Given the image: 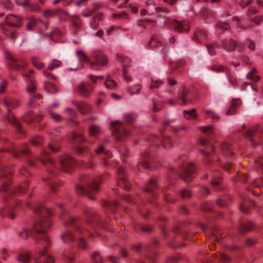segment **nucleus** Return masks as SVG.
Wrapping results in <instances>:
<instances>
[{
    "label": "nucleus",
    "mask_w": 263,
    "mask_h": 263,
    "mask_svg": "<svg viewBox=\"0 0 263 263\" xmlns=\"http://www.w3.org/2000/svg\"><path fill=\"white\" fill-rule=\"evenodd\" d=\"M45 88L48 92L52 93H55L58 91L56 86L50 82L45 83Z\"/></svg>",
    "instance_id": "nucleus-60"
},
{
    "label": "nucleus",
    "mask_w": 263,
    "mask_h": 263,
    "mask_svg": "<svg viewBox=\"0 0 263 263\" xmlns=\"http://www.w3.org/2000/svg\"><path fill=\"white\" fill-rule=\"evenodd\" d=\"M108 175L107 173L100 176L98 178L94 179L89 176H84L82 178V182L85 184V186L81 185H77L76 186V192L79 195H85L89 199L95 200L94 194L99 191V184L101 180L106 176Z\"/></svg>",
    "instance_id": "nucleus-6"
},
{
    "label": "nucleus",
    "mask_w": 263,
    "mask_h": 263,
    "mask_svg": "<svg viewBox=\"0 0 263 263\" xmlns=\"http://www.w3.org/2000/svg\"><path fill=\"white\" fill-rule=\"evenodd\" d=\"M200 129L203 133L207 136H210L214 134V126L212 125L201 127Z\"/></svg>",
    "instance_id": "nucleus-52"
},
{
    "label": "nucleus",
    "mask_w": 263,
    "mask_h": 263,
    "mask_svg": "<svg viewBox=\"0 0 263 263\" xmlns=\"http://www.w3.org/2000/svg\"><path fill=\"white\" fill-rule=\"evenodd\" d=\"M37 161L41 162L47 170L49 177L43 180L53 192H55V188L59 184L52 176L57 174L59 169L65 172L70 171L76 164L75 160L69 155L61 156L57 163L49 157V153L45 149L42 150L39 157H35L34 160H27L28 163L32 167L37 166Z\"/></svg>",
    "instance_id": "nucleus-2"
},
{
    "label": "nucleus",
    "mask_w": 263,
    "mask_h": 263,
    "mask_svg": "<svg viewBox=\"0 0 263 263\" xmlns=\"http://www.w3.org/2000/svg\"><path fill=\"white\" fill-rule=\"evenodd\" d=\"M164 103L160 101H157L155 99L153 100V110L154 112H157L163 108Z\"/></svg>",
    "instance_id": "nucleus-55"
},
{
    "label": "nucleus",
    "mask_w": 263,
    "mask_h": 263,
    "mask_svg": "<svg viewBox=\"0 0 263 263\" xmlns=\"http://www.w3.org/2000/svg\"><path fill=\"white\" fill-rule=\"evenodd\" d=\"M117 176L118 185L125 190H130V184L127 178L126 174L124 167L120 166L117 169Z\"/></svg>",
    "instance_id": "nucleus-19"
},
{
    "label": "nucleus",
    "mask_w": 263,
    "mask_h": 263,
    "mask_svg": "<svg viewBox=\"0 0 263 263\" xmlns=\"http://www.w3.org/2000/svg\"><path fill=\"white\" fill-rule=\"evenodd\" d=\"M101 16H102V14L98 13L93 17V18L90 23V25L92 28H95L96 27H97V26L99 24V23L101 20Z\"/></svg>",
    "instance_id": "nucleus-62"
},
{
    "label": "nucleus",
    "mask_w": 263,
    "mask_h": 263,
    "mask_svg": "<svg viewBox=\"0 0 263 263\" xmlns=\"http://www.w3.org/2000/svg\"><path fill=\"white\" fill-rule=\"evenodd\" d=\"M108 142L107 140H103L100 141L98 147L96 149L95 152L97 154H102L104 157H102V163L104 165H111V161L109 160L111 157V153L104 149V144Z\"/></svg>",
    "instance_id": "nucleus-20"
},
{
    "label": "nucleus",
    "mask_w": 263,
    "mask_h": 263,
    "mask_svg": "<svg viewBox=\"0 0 263 263\" xmlns=\"http://www.w3.org/2000/svg\"><path fill=\"white\" fill-rule=\"evenodd\" d=\"M215 259H217L220 263H229L231 261V258L224 253L220 252L218 255L216 254L212 255V258H208L205 260H202V263H215L216 261Z\"/></svg>",
    "instance_id": "nucleus-22"
},
{
    "label": "nucleus",
    "mask_w": 263,
    "mask_h": 263,
    "mask_svg": "<svg viewBox=\"0 0 263 263\" xmlns=\"http://www.w3.org/2000/svg\"><path fill=\"white\" fill-rule=\"evenodd\" d=\"M157 187L156 181L154 179H151L147 183L144 190L145 192L148 193L154 198H156L157 194L155 190Z\"/></svg>",
    "instance_id": "nucleus-29"
},
{
    "label": "nucleus",
    "mask_w": 263,
    "mask_h": 263,
    "mask_svg": "<svg viewBox=\"0 0 263 263\" xmlns=\"http://www.w3.org/2000/svg\"><path fill=\"white\" fill-rule=\"evenodd\" d=\"M255 162L258 171L263 173V157L257 158Z\"/></svg>",
    "instance_id": "nucleus-64"
},
{
    "label": "nucleus",
    "mask_w": 263,
    "mask_h": 263,
    "mask_svg": "<svg viewBox=\"0 0 263 263\" xmlns=\"http://www.w3.org/2000/svg\"><path fill=\"white\" fill-rule=\"evenodd\" d=\"M219 148L224 157H233L234 153L233 152L230 144L227 142H222L218 144Z\"/></svg>",
    "instance_id": "nucleus-26"
},
{
    "label": "nucleus",
    "mask_w": 263,
    "mask_h": 263,
    "mask_svg": "<svg viewBox=\"0 0 263 263\" xmlns=\"http://www.w3.org/2000/svg\"><path fill=\"white\" fill-rule=\"evenodd\" d=\"M149 45L152 47H162V43L159 41L156 36H154L149 42Z\"/></svg>",
    "instance_id": "nucleus-51"
},
{
    "label": "nucleus",
    "mask_w": 263,
    "mask_h": 263,
    "mask_svg": "<svg viewBox=\"0 0 263 263\" xmlns=\"http://www.w3.org/2000/svg\"><path fill=\"white\" fill-rule=\"evenodd\" d=\"M215 28L217 32L222 34L224 31L229 30L230 28V26L227 23L219 21L216 24Z\"/></svg>",
    "instance_id": "nucleus-39"
},
{
    "label": "nucleus",
    "mask_w": 263,
    "mask_h": 263,
    "mask_svg": "<svg viewBox=\"0 0 263 263\" xmlns=\"http://www.w3.org/2000/svg\"><path fill=\"white\" fill-rule=\"evenodd\" d=\"M76 151L78 154H86L88 158H91L93 156V154L86 147H77Z\"/></svg>",
    "instance_id": "nucleus-42"
},
{
    "label": "nucleus",
    "mask_w": 263,
    "mask_h": 263,
    "mask_svg": "<svg viewBox=\"0 0 263 263\" xmlns=\"http://www.w3.org/2000/svg\"><path fill=\"white\" fill-rule=\"evenodd\" d=\"M5 54L6 58L9 61V66L11 68L17 70H21L25 68L26 63L20 58L13 57L10 52L5 50Z\"/></svg>",
    "instance_id": "nucleus-17"
},
{
    "label": "nucleus",
    "mask_w": 263,
    "mask_h": 263,
    "mask_svg": "<svg viewBox=\"0 0 263 263\" xmlns=\"http://www.w3.org/2000/svg\"><path fill=\"white\" fill-rule=\"evenodd\" d=\"M58 206L61 211V220L65 226L72 227L77 232V235H75L70 230H65L61 235V239L64 243H67L77 241L80 248L83 250L86 249L87 245L83 237L87 235L92 236V234L89 232V229L84 227V222L81 218L70 216L63 204L59 203Z\"/></svg>",
    "instance_id": "nucleus-4"
},
{
    "label": "nucleus",
    "mask_w": 263,
    "mask_h": 263,
    "mask_svg": "<svg viewBox=\"0 0 263 263\" xmlns=\"http://www.w3.org/2000/svg\"><path fill=\"white\" fill-rule=\"evenodd\" d=\"M11 182V171L6 166H0V191L6 192L5 196L8 202L6 206L0 210V215L8 216L13 219L15 217L18 207V203L16 198L20 194H25L27 191L29 192V183L26 181L14 190L9 191Z\"/></svg>",
    "instance_id": "nucleus-3"
},
{
    "label": "nucleus",
    "mask_w": 263,
    "mask_h": 263,
    "mask_svg": "<svg viewBox=\"0 0 263 263\" xmlns=\"http://www.w3.org/2000/svg\"><path fill=\"white\" fill-rule=\"evenodd\" d=\"M145 250L147 254L145 256V260H137V263H156L157 254L155 252H149V248H146Z\"/></svg>",
    "instance_id": "nucleus-33"
},
{
    "label": "nucleus",
    "mask_w": 263,
    "mask_h": 263,
    "mask_svg": "<svg viewBox=\"0 0 263 263\" xmlns=\"http://www.w3.org/2000/svg\"><path fill=\"white\" fill-rule=\"evenodd\" d=\"M102 205L104 209L113 213L115 212L116 210L120 207L119 203L117 201L111 202L104 201L102 202Z\"/></svg>",
    "instance_id": "nucleus-34"
},
{
    "label": "nucleus",
    "mask_w": 263,
    "mask_h": 263,
    "mask_svg": "<svg viewBox=\"0 0 263 263\" xmlns=\"http://www.w3.org/2000/svg\"><path fill=\"white\" fill-rule=\"evenodd\" d=\"M229 198L228 197H222L218 198L217 201V204L220 207H225L228 206V200Z\"/></svg>",
    "instance_id": "nucleus-63"
},
{
    "label": "nucleus",
    "mask_w": 263,
    "mask_h": 263,
    "mask_svg": "<svg viewBox=\"0 0 263 263\" xmlns=\"http://www.w3.org/2000/svg\"><path fill=\"white\" fill-rule=\"evenodd\" d=\"M77 55L81 62H85L90 65L91 60L87 57L86 55L82 51L78 50L77 51Z\"/></svg>",
    "instance_id": "nucleus-54"
},
{
    "label": "nucleus",
    "mask_w": 263,
    "mask_h": 263,
    "mask_svg": "<svg viewBox=\"0 0 263 263\" xmlns=\"http://www.w3.org/2000/svg\"><path fill=\"white\" fill-rule=\"evenodd\" d=\"M32 208L34 212L40 215V217L34 221L32 229L24 228L19 232V236L23 239H27L30 235L35 244L49 247L51 245V241L46 233L51 224L48 216L51 215L52 212L42 203H38Z\"/></svg>",
    "instance_id": "nucleus-1"
},
{
    "label": "nucleus",
    "mask_w": 263,
    "mask_h": 263,
    "mask_svg": "<svg viewBox=\"0 0 263 263\" xmlns=\"http://www.w3.org/2000/svg\"><path fill=\"white\" fill-rule=\"evenodd\" d=\"M240 101L239 99H234L232 102V105L228 110L227 111V115H232L235 113L236 107L239 105Z\"/></svg>",
    "instance_id": "nucleus-46"
},
{
    "label": "nucleus",
    "mask_w": 263,
    "mask_h": 263,
    "mask_svg": "<svg viewBox=\"0 0 263 263\" xmlns=\"http://www.w3.org/2000/svg\"><path fill=\"white\" fill-rule=\"evenodd\" d=\"M88 132L90 135L97 136L101 133V128L98 125H91L89 128Z\"/></svg>",
    "instance_id": "nucleus-48"
},
{
    "label": "nucleus",
    "mask_w": 263,
    "mask_h": 263,
    "mask_svg": "<svg viewBox=\"0 0 263 263\" xmlns=\"http://www.w3.org/2000/svg\"><path fill=\"white\" fill-rule=\"evenodd\" d=\"M201 16L204 21L207 22L209 18L213 17L214 12L212 10L204 9L201 12Z\"/></svg>",
    "instance_id": "nucleus-45"
},
{
    "label": "nucleus",
    "mask_w": 263,
    "mask_h": 263,
    "mask_svg": "<svg viewBox=\"0 0 263 263\" xmlns=\"http://www.w3.org/2000/svg\"><path fill=\"white\" fill-rule=\"evenodd\" d=\"M256 72V69L255 68H253L247 76L249 79L254 82H257L259 80V77L255 75Z\"/></svg>",
    "instance_id": "nucleus-61"
},
{
    "label": "nucleus",
    "mask_w": 263,
    "mask_h": 263,
    "mask_svg": "<svg viewBox=\"0 0 263 263\" xmlns=\"http://www.w3.org/2000/svg\"><path fill=\"white\" fill-rule=\"evenodd\" d=\"M71 139L76 143H81L85 141V138L82 135L77 132H74L72 134Z\"/></svg>",
    "instance_id": "nucleus-56"
},
{
    "label": "nucleus",
    "mask_w": 263,
    "mask_h": 263,
    "mask_svg": "<svg viewBox=\"0 0 263 263\" xmlns=\"http://www.w3.org/2000/svg\"><path fill=\"white\" fill-rule=\"evenodd\" d=\"M4 103L5 106L8 108V112L7 119L8 121L11 123L17 129L20 133H23L21 123L15 118L13 114L10 111V108H15L19 104V101L16 99L8 97L4 100Z\"/></svg>",
    "instance_id": "nucleus-10"
},
{
    "label": "nucleus",
    "mask_w": 263,
    "mask_h": 263,
    "mask_svg": "<svg viewBox=\"0 0 263 263\" xmlns=\"http://www.w3.org/2000/svg\"><path fill=\"white\" fill-rule=\"evenodd\" d=\"M170 170L180 176L184 181L188 182L191 181L194 177L196 167L193 163H189L178 170L172 167H170Z\"/></svg>",
    "instance_id": "nucleus-11"
},
{
    "label": "nucleus",
    "mask_w": 263,
    "mask_h": 263,
    "mask_svg": "<svg viewBox=\"0 0 263 263\" xmlns=\"http://www.w3.org/2000/svg\"><path fill=\"white\" fill-rule=\"evenodd\" d=\"M184 116L186 119L190 118L196 119L197 118V115L196 114V110L193 108L190 110H184L183 111Z\"/></svg>",
    "instance_id": "nucleus-53"
},
{
    "label": "nucleus",
    "mask_w": 263,
    "mask_h": 263,
    "mask_svg": "<svg viewBox=\"0 0 263 263\" xmlns=\"http://www.w3.org/2000/svg\"><path fill=\"white\" fill-rule=\"evenodd\" d=\"M138 25L144 28H148L155 25V22L149 20H142L139 21Z\"/></svg>",
    "instance_id": "nucleus-57"
},
{
    "label": "nucleus",
    "mask_w": 263,
    "mask_h": 263,
    "mask_svg": "<svg viewBox=\"0 0 263 263\" xmlns=\"http://www.w3.org/2000/svg\"><path fill=\"white\" fill-rule=\"evenodd\" d=\"M193 93L191 89L183 85L178 92L177 103L180 105H186L191 104L193 102L192 98Z\"/></svg>",
    "instance_id": "nucleus-16"
},
{
    "label": "nucleus",
    "mask_w": 263,
    "mask_h": 263,
    "mask_svg": "<svg viewBox=\"0 0 263 263\" xmlns=\"http://www.w3.org/2000/svg\"><path fill=\"white\" fill-rule=\"evenodd\" d=\"M141 86L139 84H136L133 86H129L128 88V92L131 95L138 94L140 92Z\"/></svg>",
    "instance_id": "nucleus-47"
},
{
    "label": "nucleus",
    "mask_w": 263,
    "mask_h": 263,
    "mask_svg": "<svg viewBox=\"0 0 263 263\" xmlns=\"http://www.w3.org/2000/svg\"><path fill=\"white\" fill-rule=\"evenodd\" d=\"M148 142L154 145L159 146L162 144L164 147H171L173 145V140L168 135L162 134L161 138L155 135H150L147 138Z\"/></svg>",
    "instance_id": "nucleus-15"
},
{
    "label": "nucleus",
    "mask_w": 263,
    "mask_h": 263,
    "mask_svg": "<svg viewBox=\"0 0 263 263\" xmlns=\"http://www.w3.org/2000/svg\"><path fill=\"white\" fill-rule=\"evenodd\" d=\"M65 111L68 116L69 120L71 122L74 123L76 122L75 119L77 118V114L76 112L70 108H66L65 109Z\"/></svg>",
    "instance_id": "nucleus-59"
},
{
    "label": "nucleus",
    "mask_w": 263,
    "mask_h": 263,
    "mask_svg": "<svg viewBox=\"0 0 263 263\" xmlns=\"http://www.w3.org/2000/svg\"><path fill=\"white\" fill-rule=\"evenodd\" d=\"M47 247L44 246L42 249L37 248L38 251L34 254L28 251H19L16 255V260L20 263H29L32 259V263H54V259L51 255H45Z\"/></svg>",
    "instance_id": "nucleus-5"
},
{
    "label": "nucleus",
    "mask_w": 263,
    "mask_h": 263,
    "mask_svg": "<svg viewBox=\"0 0 263 263\" xmlns=\"http://www.w3.org/2000/svg\"><path fill=\"white\" fill-rule=\"evenodd\" d=\"M33 73V71L32 70H29L28 72H24L23 73L24 78L28 83L26 90L30 95L28 102V106L30 107H33L36 104L37 100H40L42 98L41 95L39 93L35 94L36 85L32 77Z\"/></svg>",
    "instance_id": "nucleus-9"
},
{
    "label": "nucleus",
    "mask_w": 263,
    "mask_h": 263,
    "mask_svg": "<svg viewBox=\"0 0 263 263\" xmlns=\"http://www.w3.org/2000/svg\"><path fill=\"white\" fill-rule=\"evenodd\" d=\"M173 231L176 234L181 235L183 237H186V233L184 229L182 223L175 226Z\"/></svg>",
    "instance_id": "nucleus-43"
},
{
    "label": "nucleus",
    "mask_w": 263,
    "mask_h": 263,
    "mask_svg": "<svg viewBox=\"0 0 263 263\" xmlns=\"http://www.w3.org/2000/svg\"><path fill=\"white\" fill-rule=\"evenodd\" d=\"M242 128L243 130L240 131V132L242 133L244 136L249 139L253 146H256L257 145V142H256L255 140L252 137L254 133L256 132V130L250 129L246 130V126L245 124L242 125Z\"/></svg>",
    "instance_id": "nucleus-37"
},
{
    "label": "nucleus",
    "mask_w": 263,
    "mask_h": 263,
    "mask_svg": "<svg viewBox=\"0 0 263 263\" xmlns=\"http://www.w3.org/2000/svg\"><path fill=\"white\" fill-rule=\"evenodd\" d=\"M44 14L49 16L58 15L60 20H64L65 15H69L68 12L62 9H57L54 10H46L45 11Z\"/></svg>",
    "instance_id": "nucleus-31"
},
{
    "label": "nucleus",
    "mask_w": 263,
    "mask_h": 263,
    "mask_svg": "<svg viewBox=\"0 0 263 263\" xmlns=\"http://www.w3.org/2000/svg\"><path fill=\"white\" fill-rule=\"evenodd\" d=\"M167 25H171L175 30L179 32L187 31L190 30L189 23L186 21L178 22L176 20H168L165 22Z\"/></svg>",
    "instance_id": "nucleus-21"
},
{
    "label": "nucleus",
    "mask_w": 263,
    "mask_h": 263,
    "mask_svg": "<svg viewBox=\"0 0 263 263\" xmlns=\"http://www.w3.org/2000/svg\"><path fill=\"white\" fill-rule=\"evenodd\" d=\"M6 24L0 23V29H1L3 33L8 37L12 40H15L16 38V35L14 30H11L9 26L20 27L22 25V18L17 15L10 14L5 18Z\"/></svg>",
    "instance_id": "nucleus-8"
},
{
    "label": "nucleus",
    "mask_w": 263,
    "mask_h": 263,
    "mask_svg": "<svg viewBox=\"0 0 263 263\" xmlns=\"http://www.w3.org/2000/svg\"><path fill=\"white\" fill-rule=\"evenodd\" d=\"M93 87L91 85H86L84 82H82L77 86L79 92L85 97H89L90 92L93 90Z\"/></svg>",
    "instance_id": "nucleus-30"
},
{
    "label": "nucleus",
    "mask_w": 263,
    "mask_h": 263,
    "mask_svg": "<svg viewBox=\"0 0 263 263\" xmlns=\"http://www.w3.org/2000/svg\"><path fill=\"white\" fill-rule=\"evenodd\" d=\"M66 16V15H65ZM70 18V22L71 28L74 33H77L82 26V22L80 20L79 16L77 15H66Z\"/></svg>",
    "instance_id": "nucleus-27"
},
{
    "label": "nucleus",
    "mask_w": 263,
    "mask_h": 263,
    "mask_svg": "<svg viewBox=\"0 0 263 263\" xmlns=\"http://www.w3.org/2000/svg\"><path fill=\"white\" fill-rule=\"evenodd\" d=\"M205 46L206 47L208 53L210 55L213 56L216 54V47H219V45L217 42L205 43Z\"/></svg>",
    "instance_id": "nucleus-41"
},
{
    "label": "nucleus",
    "mask_w": 263,
    "mask_h": 263,
    "mask_svg": "<svg viewBox=\"0 0 263 263\" xmlns=\"http://www.w3.org/2000/svg\"><path fill=\"white\" fill-rule=\"evenodd\" d=\"M152 157L149 153L147 152H144L138 163V169L140 170L141 167L150 168L152 167Z\"/></svg>",
    "instance_id": "nucleus-23"
},
{
    "label": "nucleus",
    "mask_w": 263,
    "mask_h": 263,
    "mask_svg": "<svg viewBox=\"0 0 263 263\" xmlns=\"http://www.w3.org/2000/svg\"><path fill=\"white\" fill-rule=\"evenodd\" d=\"M43 119L42 115H34L33 114H29L24 119L25 121L27 123H30L32 121L39 122Z\"/></svg>",
    "instance_id": "nucleus-40"
},
{
    "label": "nucleus",
    "mask_w": 263,
    "mask_h": 263,
    "mask_svg": "<svg viewBox=\"0 0 263 263\" xmlns=\"http://www.w3.org/2000/svg\"><path fill=\"white\" fill-rule=\"evenodd\" d=\"M86 217V223L90 228L99 225L105 228V221L100 219L99 215L91 208H87L84 210Z\"/></svg>",
    "instance_id": "nucleus-12"
},
{
    "label": "nucleus",
    "mask_w": 263,
    "mask_h": 263,
    "mask_svg": "<svg viewBox=\"0 0 263 263\" xmlns=\"http://www.w3.org/2000/svg\"><path fill=\"white\" fill-rule=\"evenodd\" d=\"M92 59L90 62L91 68L95 70H99L98 66H105L108 63L107 57L100 50H94L91 52Z\"/></svg>",
    "instance_id": "nucleus-13"
},
{
    "label": "nucleus",
    "mask_w": 263,
    "mask_h": 263,
    "mask_svg": "<svg viewBox=\"0 0 263 263\" xmlns=\"http://www.w3.org/2000/svg\"><path fill=\"white\" fill-rule=\"evenodd\" d=\"M254 227L253 224L250 221L248 222H243L241 223L240 226L239 227V231L241 233H243L245 232L249 231L252 229Z\"/></svg>",
    "instance_id": "nucleus-50"
},
{
    "label": "nucleus",
    "mask_w": 263,
    "mask_h": 263,
    "mask_svg": "<svg viewBox=\"0 0 263 263\" xmlns=\"http://www.w3.org/2000/svg\"><path fill=\"white\" fill-rule=\"evenodd\" d=\"M110 127L114 136L118 141L124 140L129 135L128 131L125 128L123 124L119 121H111Z\"/></svg>",
    "instance_id": "nucleus-14"
},
{
    "label": "nucleus",
    "mask_w": 263,
    "mask_h": 263,
    "mask_svg": "<svg viewBox=\"0 0 263 263\" xmlns=\"http://www.w3.org/2000/svg\"><path fill=\"white\" fill-rule=\"evenodd\" d=\"M207 37L206 32L202 30H198L194 33L193 40L196 43H201Z\"/></svg>",
    "instance_id": "nucleus-36"
},
{
    "label": "nucleus",
    "mask_w": 263,
    "mask_h": 263,
    "mask_svg": "<svg viewBox=\"0 0 263 263\" xmlns=\"http://www.w3.org/2000/svg\"><path fill=\"white\" fill-rule=\"evenodd\" d=\"M64 259L68 263H71L74 259V253L69 250H65L64 252Z\"/></svg>",
    "instance_id": "nucleus-58"
},
{
    "label": "nucleus",
    "mask_w": 263,
    "mask_h": 263,
    "mask_svg": "<svg viewBox=\"0 0 263 263\" xmlns=\"http://www.w3.org/2000/svg\"><path fill=\"white\" fill-rule=\"evenodd\" d=\"M251 205L253 207H256V204L254 201L252 200H247L245 198L243 199V202L240 205V210L244 213H248V206Z\"/></svg>",
    "instance_id": "nucleus-38"
},
{
    "label": "nucleus",
    "mask_w": 263,
    "mask_h": 263,
    "mask_svg": "<svg viewBox=\"0 0 263 263\" xmlns=\"http://www.w3.org/2000/svg\"><path fill=\"white\" fill-rule=\"evenodd\" d=\"M119 60L121 62V63L123 64V69H122V72H123V78L125 79V81L127 82H130L132 80V79L130 77L127 76V67L129 66L130 64V59L124 55H119Z\"/></svg>",
    "instance_id": "nucleus-24"
},
{
    "label": "nucleus",
    "mask_w": 263,
    "mask_h": 263,
    "mask_svg": "<svg viewBox=\"0 0 263 263\" xmlns=\"http://www.w3.org/2000/svg\"><path fill=\"white\" fill-rule=\"evenodd\" d=\"M72 103L77 107L79 112L83 115L92 112L91 106L84 101L76 102L72 101Z\"/></svg>",
    "instance_id": "nucleus-25"
},
{
    "label": "nucleus",
    "mask_w": 263,
    "mask_h": 263,
    "mask_svg": "<svg viewBox=\"0 0 263 263\" xmlns=\"http://www.w3.org/2000/svg\"><path fill=\"white\" fill-rule=\"evenodd\" d=\"M210 149L211 151V152L210 153L207 152L202 149L200 150L201 153H202L205 157V161L207 163L211 164L212 161V159L213 158H217V161L218 162H220L221 160L218 157V156L216 154L215 147L213 146H211L210 147Z\"/></svg>",
    "instance_id": "nucleus-28"
},
{
    "label": "nucleus",
    "mask_w": 263,
    "mask_h": 263,
    "mask_svg": "<svg viewBox=\"0 0 263 263\" xmlns=\"http://www.w3.org/2000/svg\"><path fill=\"white\" fill-rule=\"evenodd\" d=\"M211 178V184L214 191L216 192L220 191L223 190V187L221 186V176L220 174L217 171H212L210 174H205L203 177L204 179Z\"/></svg>",
    "instance_id": "nucleus-18"
},
{
    "label": "nucleus",
    "mask_w": 263,
    "mask_h": 263,
    "mask_svg": "<svg viewBox=\"0 0 263 263\" xmlns=\"http://www.w3.org/2000/svg\"><path fill=\"white\" fill-rule=\"evenodd\" d=\"M211 236H209V239L212 238L213 237V241H216L220 242L222 238L220 236L222 234L221 230L217 227H214L211 231Z\"/></svg>",
    "instance_id": "nucleus-35"
},
{
    "label": "nucleus",
    "mask_w": 263,
    "mask_h": 263,
    "mask_svg": "<svg viewBox=\"0 0 263 263\" xmlns=\"http://www.w3.org/2000/svg\"><path fill=\"white\" fill-rule=\"evenodd\" d=\"M6 152H11L14 158H17L20 154L28 155L30 151L26 144L23 145L18 150L11 141L5 138L0 139V158L3 157V154Z\"/></svg>",
    "instance_id": "nucleus-7"
},
{
    "label": "nucleus",
    "mask_w": 263,
    "mask_h": 263,
    "mask_svg": "<svg viewBox=\"0 0 263 263\" xmlns=\"http://www.w3.org/2000/svg\"><path fill=\"white\" fill-rule=\"evenodd\" d=\"M237 45L236 42L232 39H225L221 41V46L228 51L234 50Z\"/></svg>",
    "instance_id": "nucleus-32"
},
{
    "label": "nucleus",
    "mask_w": 263,
    "mask_h": 263,
    "mask_svg": "<svg viewBox=\"0 0 263 263\" xmlns=\"http://www.w3.org/2000/svg\"><path fill=\"white\" fill-rule=\"evenodd\" d=\"M232 21H237V23L236 24V27L238 30V31H244L248 29L251 28L252 27V25L249 26H245L243 24H242L240 22V20L239 18L237 16H233L232 17Z\"/></svg>",
    "instance_id": "nucleus-44"
},
{
    "label": "nucleus",
    "mask_w": 263,
    "mask_h": 263,
    "mask_svg": "<svg viewBox=\"0 0 263 263\" xmlns=\"http://www.w3.org/2000/svg\"><path fill=\"white\" fill-rule=\"evenodd\" d=\"M105 84L107 89H112L116 87L117 85V83L112 79L109 74L107 76Z\"/></svg>",
    "instance_id": "nucleus-49"
}]
</instances>
